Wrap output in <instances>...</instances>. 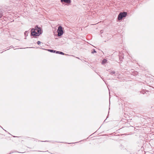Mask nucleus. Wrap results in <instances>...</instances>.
I'll list each match as a JSON object with an SVG mask.
<instances>
[{
    "mask_svg": "<svg viewBox=\"0 0 154 154\" xmlns=\"http://www.w3.org/2000/svg\"><path fill=\"white\" fill-rule=\"evenodd\" d=\"M2 17V15L1 14H0V18H1Z\"/></svg>",
    "mask_w": 154,
    "mask_h": 154,
    "instance_id": "f8f14e48",
    "label": "nucleus"
},
{
    "mask_svg": "<svg viewBox=\"0 0 154 154\" xmlns=\"http://www.w3.org/2000/svg\"><path fill=\"white\" fill-rule=\"evenodd\" d=\"M31 32L32 35L34 36H38L42 32V31L41 28L38 27V26L35 27V29H32Z\"/></svg>",
    "mask_w": 154,
    "mask_h": 154,
    "instance_id": "f257e3e1",
    "label": "nucleus"
},
{
    "mask_svg": "<svg viewBox=\"0 0 154 154\" xmlns=\"http://www.w3.org/2000/svg\"><path fill=\"white\" fill-rule=\"evenodd\" d=\"M127 14V13L125 12L120 13L118 15V19H122L124 17H126Z\"/></svg>",
    "mask_w": 154,
    "mask_h": 154,
    "instance_id": "7ed1b4c3",
    "label": "nucleus"
},
{
    "mask_svg": "<svg viewBox=\"0 0 154 154\" xmlns=\"http://www.w3.org/2000/svg\"><path fill=\"white\" fill-rule=\"evenodd\" d=\"M37 43L38 45H39L41 44V42L40 41H38Z\"/></svg>",
    "mask_w": 154,
    "mask_h": 154,
    "instance_id": "1a4fd4ad",
    "label": "nucleus"
},
{
    "mask_svg": "<svg viewBox=\"0 0 154 154\" xmlns=\"http://www.w3.org/2000/svg\"><path fill=\"white\" fill-rule=\"evenodd\" d=\"M57 32L58 33V36H60L63 34V32L61 26H59L57 30Z\"/></svg>",
    "mask_w": 154,
    "mask_h": 154,
    "instance_id": "f03ea898",
    "label": "nucleus"
},
{
    "mask_svg": "<svg viewBox=\"0 0 154 154\" xmlns=\"http://www.w3.org/2000/svg\"><path fill=\"white\" fill-rule=\"evenodd\" d=\"M96 51H95V50H94V51H92L91 53L92 54H94V53H96Z\"/></svg>",
    "mask_w": 154,
    "mask_h": 154,
    "instance_id": "9b49d317",
    "label": "nucleus"
},
{
    "mask_svg": "<svg viewBox=\"0 0 154 154\" xmlns=\"http://www.w3.org/2000/svg\"><path fill=\"white\" fill-rule=\"evenodd\" d=\"M110 73L112 74H114L115 73V72L114 71H112V72H111Z\"/></svg>",
    "mask_w": 154,
    "mask_h": 154,
    "instance_id": "9d476101",
    "label": "nucleus"
},
{
    "mask_svg": "<svg viewBox=\"0 0 154 154\" xmlns=\"http://www.w3.org/2000/svg\"><path fill=\"white\" fill-rule=\"evenodd\" d=\"M56 53H57V54H63V55L64 54L63 53V52H60V51H56Z\"/></svg>",
    "mask_w": 154,
    "mask_h": 154,
    "instance_id": "39448f33",
    "label": "nucleus"
},
{
    "mask_svg": "<svg viewBox=\"0 0 154 154\" xmlns=\"http://www.w3.org/2000/svg\"><path fill=\"white\" fill-rule=\"evenodd\" d=\"M28 31H26L24 33V35L25 37H26L28 35Z\"/></svg>",
    "mask_w": 154,
    "mask_h": 154,
    "instance_id": "423d86ee",
    "label": "nucleus"
},
{
    "mask_svg": "<svg viewBox=\"0 0 154 154\" xmlns=\"http://www.w3.org/2000/svg\"><path fill=\"white\" fill-rule=\"evenodd\" d=\"M106 61H107V60H106L104 59L102 61V64H103L105 63L106 62Z\"/></svg>",
    "mask_w": 154,
    "mask_h": 154,
    "instance_id": "6e6552de",
    "label": "nucleus"
},
{
    "mask_svg": "<svg viewBox=\"0 0 154 154\" xmlns=\"http://www.w3.org/2000/svg\"><path fill=\"white\" fill-rule=\"evenodd\" d=\"M48 51L51 52H56V51H54V50H50V49H48Z\"/></svg>",
    "mask_w": 154,
    "mask_h": 154,
    "instance_id": "0eeeda50",
    "label": "nucleus"
},
{
    "mask_svg": "<svg viewBox=\"0 0 154 154\" xmlns=\"http://www.w3.org/2000/svg\"><path fill=\"white\" fill-rule=\"evenodd\" d=\"M61 2H64L67 3H70L71 2L70 0H61Z\"/></svg>",
    "mask_w": 154,
    "mask_h": 154,
    "instance_id": "20e7f679",
    "label": "nucleus"
}]
</instances>
